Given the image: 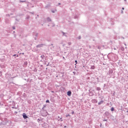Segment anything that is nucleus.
I'll return each instance as SVG.
<instances>
[{"mask_svg": "<svg viewBox=\"0 0 128 128\" xmlns=\"http://www.w3.org/2000/svg\"><path fill=\"white\" fill-rule=\"evenodd\" d=\"M22 116H23V118H28V116H26V113H24L23 114H22Z\"/></svg>", "mask_w": 128, "mask_h": 128, "instance_id": "1", "label": "nucleus"}, {"mask_svg": "<svg viewBox=\"0 0 128 128\" xmlns=\"http://www.w3.org/2000/svg\"><path fill=\"white\" fill-rule=\"evenodd\" d=\"M75 62L76 64H78V61L77 60H75Z\"/></svg>", "mask_w": 128, "mask_h": 128, "instance_id": "11", "label": "nucleus"}, {"mask_svg": "<svg viewBox=\"0 0 128 128\" xmlns=\"http://www.w3.org/2000/svg\"><path fill=\"white\" fill-rule=\"evenodd\" d=\"M61 122H62V120H61Z\"/></svg>", "mask_w": 128, "mask_h": 128, "instance_id": "16", "label": "nucleus"}, {"mask_svg": "<svg viewBox=\"0 0 128 128\" xmlns=\"http://www.w3.org/2000/svg\"><path fill=\"white\" fill-rule=\"evenodd\" d=\"M114 107H112V108H111V111H112V112H114Z\"/></svg>", "mask_w": 128, "mask_h": 128, "instance_id": "5", "label": "nucleus"}, {"mask_svg": "<svg viewBox=\"0 0 128 128\" xmlns=\"http://www.w3.org/2000/svg\"><path fill=\"white\" fill-rule=\"evenodd\" d=\"M72 114H74V112H72Z\"/></svg>", "mask_w": 128, "mask_h": 128, "instance_id": "8", "label": "nucleus"}, {"mask_svg": "<svg viewBox=\"0 0 128 128\" xmlns=\"http://www.w3.org/2000/svg\"><path fill=\"white\" fill-rule=\"evenodd\" d=\"M122 50H124V48H121Z\"/></svg>", "mask_w": 128, "mask_h": 128, "instance_id": "7", "label": "nucleus"}, {"mask_svg": "<svg viewBox=\"0 0 128 128\" xmlns=\"http://www.w3.org/2000/svg\"><path fill=\"white\" fill-rule=\"evenodd\" d=\"M80 37H79V40H80Z\"/></svg>", "mask_w": 128, "mask_h": 128, "instance_id": "15", "label": "nucleus"}, {"mask_svg": "<svg viewBox=\"0 0 128 128\" xmlns=\"http://www.w3.org/2000/svg\"><path fill=\"white\" fill-rule=\"evenodd\" d=\"M68 116H70V114L66 115V118H68Z\"/></svg>", "mask_w": 128, "mask_h": 128, "instance_id": "6", "label": "nucleus"}, {"mask_svg": "<svg viewBox=\"0 0 128 128\" xmlns=\"http://www.w3.org/2000/svg\"><path fill=\"white\" fill-rule=\"evenodd\" d=\"M121 12L122 14H124V11L122 10Z\"/></svg>", "mask_w": 128, "mask_h": 128, "instance_id": "13", "label": "nucleus"}, {"mask_svg": "<svg viewBox=\"0 0 128 128\" xmlns=\"http://www.w3.org/2000/svg\"><path fill=\"white\" fill-rule=\"evenodd\" d=\"M91 70H94V68H96V67L94 66H91Z\"/></svg>", "mask_w": 128, "mask_h": 128, "instance_id": "4", "label": "nucleus"}, {"mask_svg": "<svg viewBox=\"0 0 128 128\" xmlns=\"http://www.w3.org/2000/svg\"><path fill=\"white\" fill-rule=\"evenodd\" d=\"M104 104V100H101L100 102H98V104Z\"/></svg>", "mask_w": 128, "mask_h": 128, "instance_id": "3", "label": "nucleus"}, {"mask_svg": "<svg viewBox=\"0 0 128 128\" xmlns=\"http://www.w3.org/2000/svg\"><path fill=\"white\" fill-rule=\"evenodd\" d=\"M58 118H60V120H62V118L60 117V116H58Z\"/></svg>", "mask_w": 128, "mask_h": 128, "instance_id": "10", "label": "nucleus"}, {"mask_svg": "<svg viewBox=\"0 0 128 128\" xmlns=\"http://www.w3.org/2000/svg\"><path fill=\"white\" fill-rule=\"evenodd\" d=\"M122 10H124V8H122Z\"/></svg>", "mask_w": 128, "mask_h": 128, "instance_id": "14", "label": "nucleus"}, {"mask_svg": "<svg viewBox=\"0 0 128 128\" xmlns=\"http://www.w3.org/2000/svg\"><path fill=\"white\" fill-rule=\"evenodd\" d=\"M46 102H50V100H46Z\"/></svg>", "mask_w": 128, "mask_h": 128, "instance_id": "9", "label": "nucleus"}, {"mask_svg": "<svg viewBox=\"0 0 128 128\" xmlns=\"http://www.w3.org/2000/svg\"><path fill=\"white\" fill-rule=\"evenodd\" d=\"M12 28H13V30H16V28H14V27H13Z\"/></svg>", "mask_w": 128, "mask_h": 128, "instance_id": "12", "label": "nucleus"}, {"mask_svg": "<svg viewBox=\"0 0 128 128\" xmlns=\"http://www.w3.org/2000/svg\"><path fill=\"white\" fill-rule=\"evenodd\" d=\"M67 95L68 96H72V92L68 91L67 92Z\"/></svg>", "mask_w": 128, "mask_h": 128, "instance_id": "2", "label": "nucleus"}]
</instances>
